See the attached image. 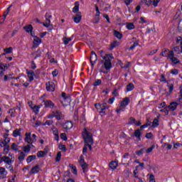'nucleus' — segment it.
<instances>
[{
  "label": "nucleus",
  "mask_w": 182,
  "mask_h": 182,
  "mask_svg": "<svg viewBox=\"0 0 182 182\" xmlns=\"http://www.w3.org/2000/svg\"><path fill=\"white\" fill-rule=\"evenodd\" d=\"M156 148V145L153 144L151 147L148 148L146 149V153H151V151H153V150H154V149Z\"/></svg>",
  "instance_id": "obj_39"
},
{
  "label": "nucleus",
  "mask_w": 182,
  "mask_h": 182,
  "mask_svg": "<svg viewBox=\"0 0 182 182\" xmlns=\"http://www.w3.org/2000/svg\"><path fill=\"white\" fill-rule=\"evenodd\" d=\"M101 109L102 111H100V113H106L105 110L109 109V107H107V103L104 102L101 104Z\"/></svg>",
  "instance_id": "obj_16"
},
{
  "label": "nucleus",
  "mask_w": 182,
  "mask_h": 182,
  "mask_svg": "<svg viewBox=\"0 0 182 182\" xmlns=\"http://www.w3.org/2000/svg\"><path fill=\"white\" fill-rule=\"evenodd\" d=\"M145 137L146 139H151V137H153V134L151 132L146 133Z\"/></svg>",
  "instance_id": "obj_58"
},
{
  "label": "nucleus",
  "mask_w": 182,
  "mask_h": 182,
  "mask_svg": "<svg viewBox=\"0 0 182 182\" xmlns=\"http://www.w3.org/2000/svg\"><path fill=\"white\" fill-rule=\"evenodd\" d=\"M27 75L29 79V82H32V80H33V76H35V73L32 70H30L28 72Z\"/></svg>",
  "instance_id": "obj_20"
},
{
  "label": "nucleus",
  "mask_w": 182,
  "mask_h": 182,
  "mask_svg": "<svg viewBox=\"0 0 182 182\" xmlns=\"http://www.w3.org/2000/svg\"><path fill=\"white\" fill-rule=\"evenodd\" d=\"M46 23H43V26L49 28L50 26V19L48 18V14H46Z\"/></svg>",
  "instance_id": "obj_18"
},
{
  "label": "nucleus",
  "mask_w": 182,
  "mask_h": 182,
  "mask_svg": "<svg viewBox=\"0 0 182 182\" xmlns=\"http://www.w3.org/2000/svg\"><path fill=\"white\" fill-rule=\"evenodd\" d=\"M173 52H176L178 55H180V47L176 46L173 48Z\"/></svg>",
  "instance_id": "obj_49"
},
{
  "label": "nucleus",
  "mask_w": 182,
  "mask_h": 182,
  "mask_svg": "<svg viewBox=\"0 0 182 182\" xmlns=\"http://www.w3.org/2000/svg\"><path fill=\"white\" fill-rule=\"evenodd\" d=\"M82 168V171L83 173H85V170H86V168H87L88 166L87 164H82V165H80Z\"/></svg>",
  "instance_id": "obj_53"
},
{
  "label": "nucleus",
  "mask_w": 182,
  "mask_h": 182,
  "mask_svg": "<svg viewBox=\"0 0 182 182\" xmlns=\"http://www.w3.org/2000/svg\"><path fill=\"white\" fill-rule=\"evenodd\" d=\"M160 82H164V83H167V80H166V75L164 74L161 75Z\"/></svg>",
  "instance_id": "obj_42"
},
{
  "label": "nucleus",
  "mask_w": 182,
  "mask_h": 182,
  "mask_svg": "<svg viewBox=\"0 0 182 182\" xmlns=\"http://www.w3.org/2000/svg\"><path fill=\"white\" fill-rule=\"evenodd\" d=\"M79 163L80 166L86 163L85 162V158H83L82 155H81L80 157Z\"/></svg>",
  "instance_id": "obj_45"
},
{
  "label": "nucleus",
  "mask_w": 182,
  "mask_h": 182,
  "mask_svg": "<svg viewBox=\"0 0 182 182\" xmlns=\"http://www.w3.org/2000/svg\"><path fill=\"white\" fill-rule=\"evenodd\" d=\"M46 154H48V151H39L38 152H37V157H45V156H46Z\"/></svg>",
  "instance_id": "obj_22"
},
{
  "label": "nucleus",
  "mask_w": 182,
  "mask_h": 182,
  "mask_svg": "<svg viewBox=\"0 0 182 182\" xmlns=\"http://www.w3.org/2000/svg\"><path fill=\"white\" fill-rule=\"evenodd\" d=\"M168 87H169V93H171L174 89V85L173 84H170L168 85Z\"/></svg>",
  "instance_id": "obj_56"
},
{
  "label": "nucleus",
  "mask_w": 182,
  "mask_h": 182,
  "mask_svg": "<svg viewBox=\"0 0 182 182\" xmlns=\"http://www.w3.org/2000/svg\"><path fill=\"white\" fill-rule=\"evenodd\" d=\"M114 35L118 39H121L122 38V36H123V35L120 32H119L117 31H114Z\"/></svg>",
  "instance_id": "obj_28"
},
{
  "label": "nucleus",
  "mask_w": 182,
  "mask_h": 182,
  "mask_svg": "<svg viewBox=\"0 0 182 182\" xmlns=\"http://www.w3.org/2000/svg\"><path fill=\"white\" fill-rule=\"evenodd\" d=\"M4 174H5V168L0 167V175L4 176Z\"/></svg>",
  "instance_id": "obj_60"
},
{
  "label": "nucleus",
  "mask_w": 182,
  "mask_h": 182,
  "mask_svg": "<svg viewBox=\"0 0 182 182\" xmlns=\"http://www.w3.org/2000/svg\"><path fill=\"white\" fill-rule=\"evenodd\" d=\"M14 49L12 48V47H9V48H6L4 49L5 53H12V50Z\"/></svg>",
  "instance_id": "obj_38"
},
{
  "label": "nucleus",
  "mask_w": 182,
  "mask_h": 182,
  "mask_svg": "<svg viewBox=\"0 0 182 182\" xmlns=\"http://www.w3.org/2000/svg\"><path fill=\"white\" fill-rule=\"evenodd\" d=\"M24 151L25 153H28L29 151H31V146L30 145H27L24 147Z\"/></svg>",
  "instance_id": "obj_55"
},
{
  "label": "nucleus",
  "mask_w": 182,
  "mask_h": 182,
  "mask_svg": "<svg viewBox=\"0 0 182 182\" xmlns=\"http://www.w3.org/2000/svg\"><path fill=\"white\" fill-rule=\"evenodd\" d=\"M97 61V55H96V53L95 51L91 52V56H90V63L93 68L95 66V63Z\"/></svg>",
  "instance_id": "obj_7"
},
{
  "label": "nucleus",
  "mask_w": 182,
  "mask_h": 182,
  "mask_svg": "<svg viewBox=\"0 0 182 182\" xmlns=\"http://www.w3.org/2000/svg\"><path fill=\"white\" fill-rule=\"evenodd\" d=\"M101 58L105 60L104 67L106 70H109L112 68V60L110 59H113V54H106L104 57L101 55Z\"/></svg>",
  "instance_id": "obj_2"
},
{
  "label": "nucleus",
  "mask_w": 182,
  "mask_h": 182,
  "mask_svg": "<svg viewBox=\"0 0 182 182\" xmlns=\"http://www.w3.org/2000/svg\"><path fill=\"white\" fill-rule=\"evenodd\" d=\"M60 138L64 140L65 141H66V140H68V136H66V134L65 133H62L60 134Z\"/></svg>",
  "instance_id": "obj_52"
},
{
  "label": "nucleus",
  "mask_w": 182,
  "mask_h": 182,
  "mask_svg": "<svg viewBox=\"0 0 182 182\" xmlns=\"http://www.w3.org/2000/svg\"><path fill=\"white\" fill-rule=\"evenodd\" d=\"M170 60H171L172 63H174L175 65H176V63H180V60H178V59H177L176 57H173Z\"/></svg>",
  "instance_id": "obj_40"
},
{
  "label": "nucleus",
  "mask_w": 182,
  "mask_h": 182,
  "mask_svg": "<svg viewBox=\"0 0 182 182\" xmlns=\"http://www.w3.org/2000/svg\"><path fill=\"white\" fill-rule=\"evenodd\" d=\"M134 136H135V137H137L138 141H140V140H141V132H140V129L135 130Z\"/></svg>",
  "instance_id": "obj_14"
},
{
  "label": "nucleus",
  "mask_w": 182,
  "mask_h": 182,
  "mask_svg": "<svg viewBox=\"0 0 182 182\" xmlns=\"http://www.w3.org/2000/svg\"><path fill=\"white\" fill-rule=\"evenodd\" d=\"M63 127L65 130H69V129H72V127H73V124H72V122L68 121L63 124Z\"/></svg>",
  "instance_id": "obj_12"
},
{
  "label": "nucleus",
  "mask_w": 182,
  "mask_h": 182,
  "mask_svg": "<svg viewBox=\"0 0 182 182\" xmlns=\"http://www.w3.org/2000/svg\"><path fill=\"white\" fill-rule=\"evenodd\" d=\"M61 157H62V153L60 151H58L57 154V156L55 158V161H60Z\"/></svg>",
  "instance_id": "obj_41"
},
{
  "label": "nucleus",
  "mask_w": 182,
  "mask_h": 182,
  "mask_svg": "<svg viewBox=\"0 0 182 182\" xmlns=\"http://www.w3.org/2000/svg\"><path fill=\"white\" fill-rule=\"evenodd\" d=\"M169 52L168 54H167V57L169 58L170 59L174 58V51L173 50H171V51H168Z\"/></svg>",
  "instance_id": "obj_44"
},
{
  "label": "nucleus",
  "mask_w": 182,
  "mask_h": 182,
  "mask_svg": "<svg viewBox=\"0 0 182 182\" xmlns=\"http://www.w3.org/2000/svg\"><path fill=\"white\" fill-rule=\"evenodd\" d=\"M46 87L48 92H55V83L53 82H48L46 84Z\"/></svg>",
  "instance_id": "obj_6"
},
{
  "label": "nucleus",
  "mask_w": 182,
  "mask_h": 182,
  "mask_svg": "<svg viewBox=\"0 0 182 182\" xmlns=\"http://www.w3.org/2000/svg\"><path fill=\"white\" fill-rule=\"evenodd\" d=\"M53 133L55 136L57 134H59V131L58 130V129H56V127H53Z\"/></svg>",
  "instance_id": "obj_57"
},
{
  "label": "nucleus",
  "mask_w": 182,
  "mask_h": 182,
  "mask_svg": "<svg viewBox=\"0 0 182 182\" xmlns=\"http://www.w3.org/2000/svg\"><path fill=\"white\" fill-rule=\"evenodd\" d=\"M171 75H177L178 73V70L173 69V70H171Z\"/></svg>",
  "instance_id": "obj_64"
},
{
  "label": "nucleus",
  "mask_w": 182,
  "mask_h": 182,
  "mask_svg": "<svg viewBox=\"0 0 182 182\" xmlns=\"http://www.w3.org/2000/svg\"><path fill=\"white\" fill-rule=\"evenodd\" d=\"M100 16H95V18L93 20V23H99V21H100Z\"/></svg>",
  "instance_id": "obj_50"
},
{
  "label": "nucleus",
  "mask_w": 182,
  "mask_h": 182,
  "mask_svg": "<svg viewBox=\"0 0 182 182\" xmlns=\"http://www.w3.org/2000/svg\"><path fill=\"white\" fill-rule=\"evenodd\" d=\"M63 41L65 45H68L72 41V38L64 37Z\"/></svg>",
  "instance_id": "obj_35"
},
{
  "label": "nucleus",
  "mask_w": 182,
  "mask_h": 182,
  "mask_svg": "<svg viewBox=\"0 0 182 182\" xmlns=\"http://www.w3.org/2000/svg\"><path fill=\"white\" fill-rule=\"evenodd\" d=\"M178 105H181V103L177 102H171L170 105L168 106L169 110H171V112H174V110H176V109H177V106H178Z\"/></svg>",
  "instance_id": "obj_9"
},
{
  "label": "nucleus",
  "mask_w": 182,
  "mask_h": 182,
  "mask_svg": "<svg viewBox=\"0 0 182 182\" xmlns=\"http://www.w3.org/2000/svg\"><path fill=\"white\" fill-rule=\"evenodd\" d=\"M73 12L74 14H78L79 13V1H76L75 3V6L73 9Z\"/></svg>",
  "instance_id": "obj_19"
},
{
  "label": "nucleus",
  "mask_w": 182,
  "mask_h": 182,
  "mask_svg": "<svg viewBox=\"0 0 182 182\" xmlns=\"http://www.w3.org/2000/svg\"><path fill=\"white\" fill-rule=\"evenodd\" d=\"M23 29L24 31H26V32L29 33L30 32H32V31H33V26H32V25L31 24H28L23 27Z\"/></svg>",
  "instance_id": "obj_15"
},
{
  "label": "nucleus",
  "mask_w": 182,
  "mask_h": 182,
  "mask_svg": "<svg viewBox=\"0 0 182 182\" xmlns=\"http://www.w3.org/2000/svg\"><path fill=\"white\" fill-rule=\"evenodd\" d=\"M109 167L112 168V170H114L117 167V161H112L109 164Z\"/></svg>",
  "instance_id": "obj_26"
},
{
  "label": "nucleus",
  "mask_w": 182,
  "mask_h": 182,
  "mask_svg": "<svg viewBox=\"0 0 182 182\" xmlns=\"http://www.w3.org/2000/svg\"><path fill=\"white\" fill-rule=\"evenodd\" d=\"M95 106L97 110L100 113V112H102V104H95Z\"/></svg>",
  "instance_id": "obj_43"
},
{
  "label": "nucleus",
  "mask_w": 182,
  "mask_h": 182,
  "mask_svg": "<svg viewBox=\"0 0 182 182\" xmlns=\"http://www.w3.org/2000/svg\"><path fill=\"white\" fill-rule=\"evenodd\" d=\"M25 141L28 143V144H30V143L32 142V138H31V132L26 133V138H25Z\"/></svg>",
  "instance_id": "obj_21"
},
{
  "label": "nucleus",
  "mask_w": 182,
  "mask_h": 182,
  "mask_svg": "<svg viewBox=\"0 0 182 182\" xmlns=\"http://www.w3.org/2000/svg\"><path fill=\"white\" fill-rule=\"evenodd\" d=\"M33 160H36V155H31L28 156L26 159L27 163H31V161H33Z\"/></svg>",
  "instance_id": "obj_24"
},
{
  "label": "nucleus",
  "mask_w": 182,
  "mask_h": 182,
  "mask_svg": "<svg viewBox=\"0 0 182 182\" xmlns=\"http://www.w3.org/2000/svg\"><path fill=\"white\" fill-rule=\"evenodd\" d=\"M136 124V119L133 117H129L128 121V124Z\"/></svg>",
  "instance_id": "obj_31"
},
{
  "label": "nucleus",
  "mask_w": 182,
  "mask_h": 182,
  "mask_svg": "<svg viewBox=\"0 0 182 182\" xmlns=\"http://www.w3.org/2000/svg\"><path fill=\"white\" fill-rule=\"evenodd\" d=\"M14 137H18V136H21V129H15L13 132Z\"/></svg>",
  "instance_id": "obj_29"
},
{
  "label": "nucleus",
  "mask_w": 182,
  "mask_h": 182,
  "mask_svg": "<svg viewBox=\"0 0 182 182\" xmlns=\"http://www.w3.org/2000/svg\"><path fill=\"white\" fill-rule=\"evenodd\" d=\"M26 155H25V153H23V151H21L20 152V156H18V160L20 161H22V160H24L25 159V156Z\"/></svg>",
  "instance_id": "obj_33"
},
{
  "label": "nucleus",
  "mask_w": 182,
  "mask_h": 182,
  "mask_svg": "<svg viewBox=\"0 0 182 182\" xmlns=\"http://www.w3.org/2000/svg\"><path fill=\"white\" fill-rule=\"evenodd\" d=\"M120 45V43H119L118 41H114L111 43L110 46V50H112V49H114V48H116L117 46H119Z\"/></svg>",
  "instance_id": "obj_23"
},
{
  "label": "nucleus",
  "mask_w": 182,
  "mask_h": 182,
  "mask_svg": "<svg viewBox=\"0 0 182 182\" xmlns=\"http://www.w3.org/2000/svg\"><path fill=\"white\" fill-rule=\"evenodd\" d=\"M100 85H102V80H97L93 83V86H99Z\"/></svg>",
  "instance_id": "obj_46"
},
{
  "label": "nucleus",
  "mask_w": 182,
  "mask_h": 182,
  "mask_svg": "<svg viewBox=\"0 0 182 182\" xmlns=\"http://www.w3.org/2000/svg\"><path fill=\"white\" fill-rule=\"evenodd\" d=\"M41 43H42V40L38 36H34L33 41V49H36V48H38Z\"/></svg>",
  "instance_id": "obj_5"
},
{
  "label": "nucleus",
  "mask_w": 182,
  "mask_h": 182,
  "mask_svg": "<svg viewBox=\"0 0 182 182\" xmlns=\"http://www.w3.org/2000/svg\"><path fill=\"white\" fill-rule=\"evenodd\" d=\"M160 112L165 113L166 115L168 114V112H170L168 106L165 107L164 109H161Z\"/></svg>",
  "instance_id": "obj_30"
},
{
  "label": "nucleus",
  "mask_w": 182,
  "mask_h": 182,
  "mask_svg": "<svg viewBox=\"0 0 182 182\" xmlns=\"http://www.w3.org/2000/svg\"><path fill=\"white\" fill-rule=\"evenodd\" d=\"M135 153L137 156H141V154L144 153V149H141L139 151H136Z\"/></svg>",
  "instance_id": "obj_47"
},
{
  "label": "nucleus",
  "mask_w": 182,
  "mask_h": 182,
  "mask_svg": "<svg viewBox=\"0 0 182 182\" xmlns=\"http://www.w3.org/2000/svg\"><path fill=\"white\" fill-rule=\"evenodd\" d=\"M58 73H59V71H58V70H55L53 71L52 75H53V77H56V76H58Z\"/></svg>",
  "instance_id": "obj_61"
},
{
  "label": "nucleus",
  "mask_w": 182,
  "mask_h": 182,
  "mask_svg": "<svg viewBox=\"0 0 182 182\" xmlns=\"http://www.w3.org/2000/svg\"><path fill=\"white\" fill-rule=\"evenodd\" d=\"M53 123V121L52 120H48L45 123H43V126H50Z\"/></svg>",
  "instance_id": "obj_48"
},
{
  "label": "nucleus",
  "mask_w": 182,
  "mask_h": 182,
  "mask_svg": "<svg viewBox=\"0 0 182 182\" xmlns=\"http://www.w3.org/2000/svg\"><path fill=\"white\" fill-rule=\"evenodd\" d=\"M82 138L84 139L86 146L89 147L90 150L92 151V144H93V136L92 133L87 131V129L85 128L82 132Z\"/></svg>",
  "instance_id": "obj_1"
},
{
  "label": "nucleus",
  "mask_w": 182,
  "mask_h": 182,
  "mask_svg": "<svg viewBox=\"0 0 182 182\" xmlns=\"http://www.w3.org/2000/svg\"><path fill=\"white\" fill-rule=\"evenodd\" d=\"M3 161L8 164V166H9V168L10 171H12V170H14L12 166H11V164H12V159H11V158H9V156H2V155L0 154V164H1Z\"/></svg>",
  "instance_id": "obj_3"
},
{
  "label": "nucleus",
  "mask_w": 182,
  "mask_h": 182,
  "mask_svg": "<svg viewBox=\"0 0 182 182\" xmlns=\"http://www.w3.org/2000/svg\"><path fill=\"white\" fill-rule=\"evenodd\" d=\"M70 167H71V168L73 170L72 173H73V174L77 175V169L76 168V166H75L72 164H70Z\"/></svg>",
  "instance_id": "obj_36"
},
{
  "label": "nucleus",
  "mask_w": 182,
  "mask_h": 182,
  "mask_svg": "<svg viewBox=\"0 0 182 182\" xmlns=\"http://www.w3.org/2000/svg\"><path fill=\"white\" fill-rule=\"evenodd\" d=\"M124 102H126V105H129L130 103V98L129 97H125L121 102V105L116 109L117 113H120L123 109H124L126 107L124 106Z\"/></svg>",
  "instance_id": "obj_4"
},
{
  "label": "nucleus",
  "mask_w": 182,
  "mask_h": 182,
  "mask_svg": "<svg viewBox=\"0 0 182 182\" xmlns=\"http://www.w3.org/2000/svg\"><path fill=\"white\" fill-rule=\"evenodd\" d=\"M43 102L46 107H53L55 106V104L50 100H44Z\"/></svg>",
  "instance_id": "obj_17"
},
{
  "label": "nucleus",
  "mask_w": 182,
  "mask_h": 182,
  "mask_svg": "<svg viewBox=\"0 0 182 182\" xmlns=\"http://www.w3.org/2000/svg\"><path fill=\"white\" fill-rule=\"evenodd\" d=\"M141 4H145L148 6H150V5H151V4H153V1H151V0H143V1H141Z\"/></svg>",
  "instance_id": "obj_34"
},
{
  "label": "nucleus",
  "mask_w": 182,
  "mask_h": 182,
  "mask_svg": "<svg viewBox=\"0 0 182 182\" xmlns=\"http://www.w3.org/2000/svg\"><path fill=\"white\" fill-rule=\"evenodd\" d=\"M58 149H60V150H63L64 151H66V146L65 145H59Z\"/></svg>",
  "instance_id": "obj_59"
},
{
  "label": "nucleus",
  "mask_w": 182,
  "mask_h": 182,
  "mask_svg": "<svg viewBox=\"0 0 182 182\" xmlns=\"http://www.w3.org/2000/svg\"><path fill=\"white\" fill-rule=\"evenodd\" d=\"M33 112H35V113H39V107L38 106H34L33 108Z\"/></svg>",
  "instance_id": "obj_63"
},
{
  "label": "nucleus",
  "mask_w": 182,
  "mask_h": 182,
  "mask_svg": "<svg viewBox=\"0 0 182 182\" xmlns=\"http://www.w3.org/2000/svg\"><path fill=\"white\" fill-rule=\"evenodd\" d=\"M7 66L6 64L0 63V76H4V72H5V69H6Z\"/></svg>",
  "instance_id": "obj_13"
},
{
  "label": "nucleus",
  "mask_w": 182,
  "mask_h": 182,
  "mask_svg": "<svg viewBox=\"0 0 182 182\" xmlns=\"http://www.w3.org/2000/svg\"><path fill=\"white\" fill-rule=\"evenodd\" d=\"M73 19L75 23H79L82 21V13L78 12L73 17Z\"/></svg>",
  "instance_id": "obj_8"
},
{
  "label": "nucleus",
  "mask_w": 182,
  "mask_h": 182,
  "mask_svg": "<svg viewBox=\"0 0 182 182\" xmlns=\"http://www.w3.org/2000/svg\"><path fill=\"white\" fill-rule=\"evenodd\" d=\"M127 28L129 30L134 29V28H135L134 23H127Z\"/></svg>",
  "instance_id": "obj_32"
},
{
  "label": "nucleus",
  "mask_w": 182,
  "mask_h": 182,
  "mask_svg": "<svg viewBox=\"0 0 182 182\" xmlns=\"http://www.w3.org/2000/svg\"><path fill=\"white\" fill-rule=\"evenodd\" d=\"M14 112L16 113H21V107H16L14 110L13 109H9V113L11 114V117H15V114H14Z\"/></svg>",
  "instance_id": "obj_10"
},
{
  "label": "nucleus",
  "mask_w": 182,
  "mask_h": 182,
  "mask_svg": "<svg viewBox=\"0 0 182 182\" xmlns=\"http://www.w3.org/2000/svg\"><path fill=\"white\" fill-rule=\"evenodd\" d=\"M40 171L41 168L39 167V165H36L31 168L29 174H36V173H39Z\"/></svg>",
  "instance_id": "obj_11"
},
{
  "label": "nucleus",
  "mask_w": 182,
  "mask_h": 182,
  "mask_svg": "<svg viewBox=\"0 0 182 182\" xmlns=\"http://www.w3.org/2000/svg\"><path fill=\"white\" fill-rule=\"evenodd\" d=\"M54 116L58 120H60V119H62V113H60L59 111L54 112Z\"/></svg>",
  "instance_id": "obj_27"
},
{
  "label": "nucleus",
  "mask_w": 182,
  "mask_h": 182,
  "mask_svg": "<svg viewBox=\"0 0 182 182\" xmlns=\"http://www.w3.org/2000/svg\"><path fill=\"white\" fill-rule=\"evenodd\" d=\"M11 147V150H15V151L18 150V145H16V143H13Z\"/></svg>",
  "instance_id": "obj_54"
},
{
  "label": "nucleus",
  "mask_w": 182,
  "mask_h": 182,
  "mask_svg": "<svg viewBox=\"0 0 182 182\" xmlns=\"http://www.w3.org/2000/svg\"><path fill=\"white\" fill-rule=\"evenodd\" d=\"M61 96L63 97L64 100H70V97H66V93L65 92H62Z\"/></svg>",
  "instance_id": "obj_51"
},
{
  "label": "nucleus",
  "mask_w": 182,
  "mask_h": 182,
  "mask_svg": "<svg viewBox=\"0 0 182 182\" xmlns=\"http://www.w3.org/2000/svg\"><path fill=\"white\" fill-rule=\"evenodd\" d=\"M153 127H157L159 126V119L155 118L152 122Z\"/></svg>",
  "instance_id": "obj_37"
},
{
  "label": "nucleus",
  "mask_w": 182,
  "mask_h": 182,
  "mask_svg": "<svg viewBox=\"0 0 182 182\" xmlns=\"http://www.w3.org/2000/svg\"><path fill=\"white\" fill-rule=\"evenodd\" d=\"M87 145H86V143H85V145L82 149V153L83 154H85V153H87Z\"/></svg>",
  "instance_id": "obj_62"
},
{
  "label": "nucleus",
  "mask_w": 182,
  "mask_h": 182,
  "mask_svg": "<svg viewBox=\"0 0 182 182\" xmlns=\"http://www.w3.org/2000/svg\"><path fill=\"white\" fill-rule=\"evenodd\" d=\"M134 89V85L133 83H129L127 85V92H132Z\"/></svg>",
  "instance_id": "obj_25"
}]
</instances>
